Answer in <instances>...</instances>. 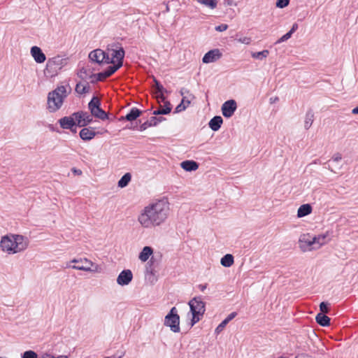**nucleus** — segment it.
I'll return each mask as SVG.
<instances>
[{
    "label": "nucleus",
    "mask_w": 358,
    "mask_h": 358,
    "mask_svg": "<svg viewBox=\"0 0 358 358\" xmlns=\"http://www.w3.org/2000/svg\"><path fill=\"white\" fill-rule=\"evenodd\" d=\"M171 214L169 202L166 199L153 201L139 212L137 221L144 229H152L164 224Z\"/></svg>",
    "instance_id": "1"
},
{
    "label": "nucleus",
    "mask_w": 358,
    "mask_h": 358,
    "mask_svg": "<svg viewBox=\"0 0 358 358\" xmlns=\"http://www.w3.org/2000/svg\"><path fill=\"white\" fill-rule=\"evenodd\" d=\"M29 243V239L26 236L8 234L1 238L0 249L7 255H15L24 252L28 248Z\"/></svg>",
    "instance_id": "2"
},
{
    "label": "nucleus",
    "mask_w": 358,
    "mask_h": 358,
    "mask_svg": "<svg viewBox=\"0 0 358 358\" xmlns=\"http://www.w3.org/2000/svg\"><path fill=\"white\" fill-rule=\"evenodd\" d=\"M71 92V88L64 85H59L48 94V109L50 113L59 110L64 103V99Z\"/></svg>",
    "instance_id": "3"
},
{
    "label": "nucleus",
    "mask_w": 358,
    "mask_h": 358,
    "mask_svg": "<svg viewBox=\"0 0 358 358\" xmlns=\"http://www.w3.org/2000/svg\"><path fill=\"white\" fill-rule=\"evenodd\" d=\"M71 263H73L76 264L73 266L68 264L67 266L75 270L92 273H100L101 271V268L99 265L92 262L90 259L85 257L80 259H73L69 262V264Z\"/></svg>",
    "instance_id": "4"
},
{
    "label": "nucleus",
    "mask_w": 358,
    "mask_h": 358,
    "mask_svg": "<svg viewBox=\"0 0 358 358\" xmlns=\"http://www.w3.org/2000/svg\"><path fill=\"white\" fill-rule=\"evenodd\" d=\"M188 304L192 315L191 325L194 326L202 318L206 311V304L201 297L193 298L189 301Z\"/></svg>",
    "instance_id": "5"
},
{
    "label": "nucleus",
    "mask_w": 358,
    "mask_h": 358,
    "mask_svg": "<svg viewBox=\"0 0 358 358\" xmlns=\"http://www.w3.org/2000/svg\"><path fill=\"white\" fill-rule=\"evenodd\" d=\"M66 64V59L60 55L49 58L44 69V74L48 77L55 76Z\"/></svg>",
    "instance_id": "6"
},
{
    "label": "nucleus",
    "mask_w": 358,
    "mask_h": 358,
    "mask_svg": "<svg viewBox=\"0 0 358 358\" xmlns=\"http://www.w3.org/2000/svg\"><path fill=\"white\" fill-rule=\"evenodd\" d=\"M106 55L108 57V59H106V64H115L118 62H121L122 64L124 57V50L118 45L112 44L108 46Z\"/></svg>",
    "instance_id": "7"
},
{
    "label": "nucleus",
    "mask_w": 358,
    "mask_h": 358,
    "mask_svg": "<svg viewBox=\"0 0 358 358\" xmlns=\"http://www.w3.org/2000/svg\"><path fill=\"white\" fill-rule=\"evenodd\" d=\"M164 324L170 327L171 330L175 333L180 331V317L176 307H173L165 316Z\"/></svg>",
    "instance_id": "8"
},
{
    "label": "nucleus",
    "mask_w": 358,
    "mask_h": 358,
    "mask_svg": "<svg viewBox=\"0 0 358 358\" xmlns=\"http://www.w3.org/2000/svg\"><path fill=\"white\" fill-rule=\"evenodd\" d=\"M299 248L303 252L315 250L314 238L310 234H301L299 239Z\"/></svg>",
    "instance_id": "9"
},
{
    "label": "nucleus",
    "mask_w": 358,
    "mask_h": 358,
    "mask_svg": "<svg viewBox=\"0 0 358 358\" xmlns=\"http://www.w3.org/2000/svg\"><path fill=\"white\" fill-rule=\"evenodd\" d=\"M73 116L75 117L77 125L80 127H84L90 124L93 121V117L87 112L78 111L73 113Z\"/></svg>",
    "instance_id": "10"
},
{
    "label": "nucleus",
    "mask_w": 358,
    "mask_h": 358,
    "mask_svg": "<svg viewBox=\"0 0 358 358\" xmlns=\"http://www.w3.org/2000/svg\"><path fill=\"white\" fill-rule=\"evenodd\" d=\"M237 109V103L234 99L225 101L221 107L223 116L226 118L232 117Z\"/></svg>",
    "instance_id": "11"
},
{
    "label": "nucleus",
    "mask_w": 358,
    "mask_h": 358,
    "mask_svg": "<svg viewBox=\"0 0 358 358\" xmlns=\"http://www.w3.org/2000/svg\"><path fill=\"white\" fill-rule=\"evenodd\" d=\"M89 58L92 62H96L97 64H106V59H108V57H107V55H106V52L101 49H96L92 51L89 54Z\"/></svg>",
    "instance_id": "12"
},
{
    "label": "nucleus",
    "mask_w": 358,
    "mask_h": 358,
    "mask_svg": "<svg viewBox=\"0 0 358 358\" xmlns=\"http://www.w3.org/2000/svg\"><path fill=\"white\" fill-rule=\"evenodd\" d=\"M133 279V273L131 270L125 269L120 273L117 278V283L120 286L128 285Z\"/></svg>",
    "instance_id": "13"
},
{
    "label": "nucleus",
    "mask_w": 358,
    "mask_h": 358,
    "mask_svg": "<svg viewBox=\"0 0 358 358\" xmlns=\"http://www.w3.org/2000/svg\"><path fill=\"white\" fill-rule=\"evenodd\" d=\"M222 55V52L219 49H213L204 55L202 62L205 64L213 63L220 59Z\"/></svg>",
    "instance_id": "14"
},
{
    "label": "nucleus",
    "mask_w": 358,
    "mask_h": 358,
    "mask_svg": "<svg viewBox=\"0 0 358 358\" xmlns=\"http://www.w3.org/2000/svg\"><path fill=\"white\" fill-rule=\"evenodd\" d=\"M30 54L34 61L38 64L43 63L46 60L45 55L38 46H33L30 49Z\"/></svg>",
    "instance_id": "15"
},
{
    "label": "nucleus",
    "mask_w": 358,
    "mask_h": 358,
    "mask_svg": "<svg viewBox=\"0 0 358 358\" xmlns=\"http://www.w3.org/2000/svg\"><path fill=\"white\" fill-rule=\"evenodd\" d=\"M60 127L64 129L72 130L73 127L77 125L75 117L72 115L66 116L59 120Z\"/></svg>",
    "instance_id": "16"
},
{
    "label": "nucleus",
    "mask_w": 358,
    "mask_h": 358,
    "mask_svg": "<svg viewBox=\"0 0 358 358\" xmlns=\"http://www.w3.org/2000/svg\"><path fill=\"white\" fill-rule=\"evenodd\" d=\"M79 135L82 140L88 141L93 139L96 136V133L92 127H85L80 131Z\"/></svg>",
    "instance_id": "17"
},
{
    "label": "nucleus",
    "mask_w": 358,
    "mask_h": 358,
    "mask_svg": "<svg viewBox=\"0 0 358 358\" xmlns=\"http://www.w3.org/2000/svg\"><path fill=\"white\" fill-rule=\"evenodd\" d=\"M328 236H329L328 232H326L325 234H319L317 236H313L315 250H318L322 246L327 244L328 243Z\"/></svg>",
    "instance_id": "18"
},
{
    "label": "nucleus",
    "mask_w": 358,
    "mask_h": 358,
    "mask_svg": "<svg viewBox=\"0 0 358 358\" xmlns=\"http://www.w3.org/2000/svg\"><path fill=\"white\" fill-rule=\"evenodd\" d=\"M153 254V249L150 246H145L138 255V259L141 262H147Z\"/></svg>",
    "instance_id": "19"
},
{
    "label": "nucleus",
    "mask_w": 358,
    "mask_h": 358,
    "mask_svg": "<svg viewBox=\"0 0 358 358\" xmlns=\"http://www.w3.org/2000/svg\"><path fill=\"white\" fill-rule=\"evenodd\" d=\"M223 123V120L220 116H215L213 117L209 123V127L214 131H218Z\"/></svg>",
    "instance_id": "20"
},
{
    "label": "nucleus",
    "mask_w": 358,
    "mask_h": 358,
    "mask_svg": "<svg viewBox=\"0 0 358 358\" xmlns=\"http://www.w3.org/2000/svg\"><path fill=\"white\" fill-rule=\"evenodd\" d=\"M141 114V111L140 110H138L136 108H133L126 116H122L120 118V120L122 121L126 120L127 121H133L135 120L137 117H138Z\"/></svg>",
    "instance_id": "21"
},
{
    "label": "nucleus",
    "mask_w": 358,
    "mask_h": 358,
    "mask_svg": "<svg viewBox=\"0 0 358 358\" xmlns=\"http://www.w3.org/2000/svg\"><path fill=\"white\" fill-rule=\"evenodd\" d=\"M313 208L312 206L308 204H303L301 205L297 210V217L301 218L305 217L312 213Z\"/></svg>",
    "instance_id": "22"
},
{
    "label": "nucleus",
    "mask_w": 358,
    "mask_h": 358,
    "mask_svg": "<svg viewBox=\"0 0 358 358\" xmlns=\"http://www.w3.org/2000/svg\"><path fill=\"white\" fill-rule=\"evenodd\" d=\"M180 166L187 171H196L199 168L198 164L192 160L184 161L180 164Z\"/></svg>",
    "instance_id": "23"
},
{
    "label": "nucleus",
    "mask_w": 358,
    "mask_h": 358,
    "mask_svg": "<svg viewBox=\"0 0 358 358\" xmlns=\"http://www.w3.org/2000/svg\"><path fill=\"white\" fill-rule=\"evenodd\" d=\"M162 121V118H157L155 117H152L151 119L148 121H146L145 122L143 123L141 126H140V130L141 131H144L146 129H148V127H152V126H156L158 122Z\"/></svg>",
    "instance_id": "24"
},
{
    "label": "nucleus",
    "mask_w": 358,
    "mask_h": 358,
    "mask_svg": "<svg viewBox=\"0 0 358 358\" xmlns=\"http://www.w3.org/2000/svg\"><path fill=\"white\" fill-rule=\"evenodd\" d=\"M316 322L322 327L330 324V318L323 313H318L315 317Z\"/></svg>",
    "instance_id": "25"
},
{
    "label": "nucleus",
    "mask_w": 358,
    "mask_h": 358,
    "mask_svg": "<svg viewBox=\"0 0 358 358\" xmlns=\"http://www.w3.org/2000/svg\"><path fill=\"white\" fill-rule=\"evenodd\" d=\"M221 264L224 267H230L234 263V259L232 255L227 254L220 260Z\"/></svg>",
    "instance_id": "26"
},
{
    "label": "nucleus",
    "mask_w": 358,
    "mask_h": 358,
    "mask_svg": "<svg viewBox=\"0 0 358 358\" xmlns=\"http://www.w3.org/2000/svg\"><path fill=\"white\" fill-rule=\"evenodd\" d=\"M196 2L206 8L213 10L217 8V0H196Z\"/></svg>",
    "instance_id": "27"
},
{
    "label": "nucleus",
    "mask_w": 358,
    "mask_h": 358,
    "mask_svg": "<svg viewBox=\"0 0 358 358\" xmlns=\"http://www.w3.org/2000/svg\"><path fill=\"white\" fill-rule=\"evenodd\" d=\"M91 115L102 120L108 119L107 113L100 108V106L91 113Z\"/></svg>",
    "instance_id": "28"
},
{
    "label": "nucleus",
    "mask_w": 358,
    "mask_h": 358,
    "mask_svg": "<svg viewBox=\"0 0 358 358\" xmlns=\"http://www.w3.org/2000/svg\"><path fill=\"white\" fill-rule=\"evenodd\" d=\"M131 176L129 173H125L118 181V187L123 188L128 185L131 181Z\"/></svg>",
    "instance_id": "29"
},
{
    "label": "nucleus",
    "mask_w": 358,
    "mask_h": 358,
    "mask_svg": "<svg viewBox=\"0 0 358 358\" xmlns=\"http://www.w3.org/2000/svg\"><path fill=\"white\" fill-rule=\"evenodd\" d=\"M269 54V51L268 50H264L260 52H255L251 53V57L253 59L262 60L266 59Z\"/></svg>",
    "instance_id": "30"
},
{
    "label": "nucleus",
    "mask_w": 358,
    "mask_h": 358,
    "mask_svg": "<svg viewBox=\"0 0 358 358\" xmlns=\"http://www.w3.org/2000/svg\"><path fill=\"white\" fill-rule=\"evenodd\" d=\"M122 63L118 62L117 64H115L113 66H110L107 68L105 72V76L109 77L113 75L117 69H119L122 66Z\"/></svg>",
    "instance_id": "31"
},
{
    "label": "nucleus",
    "mask_w": 358,
    "mask_h": 358,
    "mask_svg": "<svg viewBox=\"0 0 358 358\" xmlns=\"http://www.w3.org/2000/svg\"><path fill=\"white\" fill-rule=\"evenodd\" d=\"M76 92L80 94H83L89 91V86L87 84L79 83L76 86Z\"/></svg>",
    "instance_id": "32"
},
{
    "label": "nucleus",
    "mask_w": 358,
    "mask_h": 358,
    "mask_svg": "<svg viewBox=\"0 0 358 358\" xmlns=\"http://www.w3.org/2000/svg\"><path fill=\"white\" fill-rule=\"evenodd\" d=\"M314 115L312 112H308L306 115V119L304 122V127L306 129H308L313 122Z\"/></svg>",
    "instance_id": "33"
},
{
    "label": "nucleus",
    "mask_w": 358,
    "mask_h": 358,
    "mask_svg": "<svg viewBox=\"0 0 358 358\" xmlns=\"http://www.w3.org/2000/svg\"><path fill=\"white\" fill-rule=\"evenodd\" d=\"M236 40L238 43L245 44V45H250L252 41L251 37L242 36V35H239V34H237L236 36Z\"/></svg>",
    "instance_id": "34"
},
{
    "label": "nucleus",
    "mask_w": 358,
    "mask_h": 358,
    "mask_svg": "<svg viewBox=\"0 0 358 358\" xmlns=\"http://www.w3.org/2000/svg\"><path fill=\"white\" fill-rule=\"evenodd\" d=\"M100 106L99 99L97 97H93L92 100L88 103V108L92 113L94 110L95 108H98Z\"/></svg>",
    "instance_id": "35"
},
{
    "label": "nucleus",
    "mask_w": 358,
    "mask_h": 358,
    "mask_svg": "<svg viewBox=\"0 0 358 358\" xmlns=\"http://www.w3.org/2000/svg\"><path fill=\"white\" fill-rule=\"evenodd\" d=\"M156 83V87L157 90V92H159V94H156V97L158 99L159 101H164L165 97L162 94V91L164 90V87L162 85H160L157 81H155Z\"/></svg>",
    "instance_id": "36"
},
{
    "label": "nucleus",
    "mask_w": 358,
    "mask_h": 358,
    "mask_svg": "<svg viewBox=\"0 0 358 358\" xmlns=\"http://www.w3.org/2000/svg\"><path fill=\"white\" fill-rule=\"evenodd\" d=\"M164 102V105L161 106L159 109L161 111H165L164 113H162V115H166L171 112V104L169 102L165 101Z\"/></svg>",
    "instance_id": "37"
},
{
    "label": "nucleus",
    "mask_w": 358,
    "mask_h": 358,
    "mask_svg": "<svg viewBox=\"0 0 358 358\" xmlns=\"http://www.w3.org/2000/svg\"><path fill=\"white\" fill-rule=\"evenodd\" d=\"M22 358H38V355L33 350H27L22 355Z\"/></svg>",
    "instance_id": "38"
},
{
    "label": "nucleus",
    "mask_w": 358,
    "mask_h": 358,
    "mask_svg": "<svg viewBox=\"0 0 358 358\" xmlns=\"http://www.w3.org/2000/svg\"><path fill=\"white\" fill-rule=\"evenodd\" d=\"M193 99L194 96L192 94H189L188 96L182 97L181 102L188 107Z\"/></svg>",
    "instance_id": "39"
},
{
    "label": "nucleus",
    "mask_w": 358,
    "mask_h": 358,
    "mask_svg": "<svg viewBox=\"0 0 358 358\" xmlns=\"http://www.w3.org/2000/svg\"><path fill=\"white\" fill-rule=\"evenodd\" d=\"M289 0H277L276 7L279 8H284L289 5Z\"/></svg>",
    "instance_id": "40"
},
{
    "label": "nucleus",
    "mask_w": 358,
    "mask_h": 358,
    "mask_svg": "<svg viewBox=\"0 0 358 358\" xmlns=\"http://www.w3.org/2000/svg\"><path fill=\"white\" fill-rule=\"evenodd\" d=\"M292 34L288 31L287 34H285V35H283L282 37H280L276 42V43H282L284 41H286L287 40H288L289 38H291L292 36Z\"/></svg>",
    "instance_id": "41"
},
{
    "label": "nucleus",
    "mask_w": 358,
    "mask_h": 358,
    "mask_svg": "<svg viewBox=\"0 0 358 358\" xmlns=\"http://www.w3.org/2000/svg\"><path fill=\"white\" fill-rule=\"evenodd\" d=\"M320 313H327L329 312L328 304L325 302H322L320 304Z\"/></svg>",
    "instance_id": "42"
},
{
    "label": "nucleus",
    "mask_w": 358,
    "mask_h": 358,
    "mask_svg": "<svg viewBox=\"0 0 358 358\" xmlns=\"http://www.w3.org/2000/svg\"><path fill=\"white\" fill-rule=\"evenodd\" d=\"M93 76L96 78V81H101L108 78V76H105L104 71L95 74Z\"/></svg>",
    "instance_id": "43"
},
{
    "label": "nucleus",
    "mask_w": 358,
    "mask_h": 358,
    "mask_svg": "<svg viewBox=\"0 0 358 358\" xmlns=\"http://www.w3.org/2000/svg\"><path fill=\"white\" fill-rule=\"evenodd\" d=\"M226 325L227 324L225 323V322L222 321L215 329V333L216 334H219L221 331H222Z\"/></svg>",
    "instance_id": "44"
},
{
    "label": "nucleus",
    "mask_w": 358,
    "mask_h": 358,
    "mask_svg": "<svg viewBox=\"0 0 358 358\" xmlns=\"http://www.w3.org/2000/svg\"><path fill=\"white\" fill-rule=\"evenodd\" d=\"M215 29L216 31L222 32L226 31L228 29V25L226 24H222L215 27Z\"/></svg>",
    "instance_id": "45"
},
{
    "label": "nucleus",
    "mask_w": 358,
    "mask_h": 358,
    "mask_svg": "<svg viewBox=\"0 0 358 358\" xmlns=\"http://www.w3.org/2000/svg\"><path fill=\"white\" fill-rule=\"evenodd\" d=\"M187 108V106L182 103V102L178 105L176 108V113H180L185 110Z\"/></svg>",
    "instance_id": "46"
},
{
    "label": "nucleus",
    "mask_w": 358,
    "mask_h": 358,
    "mask_svg": "<svg viewBox=\"0 0 358 358\" xmlns=\"http://www.w3.org/2000/svg\"><path fill=\"white\" fill-rule=\"evenodd\" d=\"M342 159V156L340 153H336L332 157V161L334 162H338Z\"/></svg>",
    "instance_id": "47"
},
{
    "label": "nucleus",
    "mask_w": 358,
    "mask_h": 358,
    "mask_svg": "<svg viewBox=\"0 0 358 358\" xmlns=\"http://www.w3.org/2000/svg\"><path fill=\"white\" fill-rule=\"evenodd\" d=\"M190 94L189 93V91L185 88H182L181 90H180V94L183 96H187L185 94Z\"/></svg>",
    "instance_id": "48"
},
{
    "label": "nucleus",
    "mask_w": 358,
    "mask_h": 358,
    "mask_svg": "<svg viewBox=\"0 0 358 358\" xmlns=\"http://www.w3.org/2000/svg\"><path fill=\"white\" fill-rule=\"evenodd\" d=\"M72 172L76 174V175H78V176H80L82 174V171L80 170V169H77L76 168H73L71 169Z\"/></svg>",
    "instance_id": "49"
},
{
    "label": "nucleus",
    "mask_w": 358,
    "mask_h": 358,
    "mask_svg": "<svg viewBox=\"0 0 358 358\" xmlns=\"http://www.w3.org/2000/svg\"><path fill=\"white\" fill-rule=\"evenodd\" d=\"M297 29H298V24L294 23L292 25V27L291 28V29L289 30V32L292 34Z\"/></svg>",
    "instance_id": "50"
},
{
    "label": "nucleus",
    "mask_w": 358,
    "mask_h": 358,
    "mask_svg": "<svg viewBox=\"0 0 358 358\" xmlns=\"http://www.w3.org/2000/svg\"><path fill=\"white\" fill-rule=\"evenodd\" d=\"M237 313L236 312H233V313H231L227 317H229V319L230 320H233L236 316Z\"/></svg>",
    "instance_id": "51"
},
{
    "label": "nucleus",
    "mask_w": 358,
    "mask_h": 358,
    "mask_svg": "<svg viewBox=\"0 0 358 358\" xmlns=\"http://www.w3.org/2000/svg\"><path fill=\"white\" fill-rule=\"evenodd\" d=\"M42 358H55V356L50 355V354H48V353H45L43 356H42Z\"/></svg>",
    "instance_id": "52"
},
{
    "label": "nucleus",
    "mask_w": 358,
    "mask_h": 358,
    "mask_svg": "<svg viewBox=\"0 0 358 358\" xmlns=\"http://www.w3.org/2000/svg\"><path fill=\"white\" fill-rule=\"evenodd\" d=\"M165 111H161L159 109L156 110L153 112V115H162V113H164Z\"/></svg>",
    "instance_id": "53"
},
{
    "label": "nucleus",
    "mask_w": 358,
    "mask_h": 358,
    "mask_svg": "<svg viewBox=\"0 0 358 358\" xmlns=\"http://www.w3.org/2000/svg\"><path fill=\"white\" fill-rule=\"evenodd\" d=\"M352 113L354 115H358V106L352 110Z\"/></svg>",
    "instance_id": "54"
},
{
    "label": "nucleus",
    "mask_w": 358,
    "mask_h": 358,
    "mask_svg": "<svg viewBox=\"0 0 358 358\" xmlns=\"http://www.w3.org/2000/svg\"><path fill=\"white\" fill-rule=\"evenodd\" d=\"M278 97H275V98H271L270 99V102L271 103H274L275 101H278Z\"/></svg>",
    "instance_id": "55"
},
{
    "label": "nucleus",
    "mask_w": 358,
    "mask_h": 358,
    "mask_svg": "<svg viewBox=\"0 0 358 358\" xmlns=\"http://www.w3.org/2000/svg\"><path fill=\"white\" fill-rule=\"evenodd\" d=\"M223 321L225 322V323L227 324L231 320L229 319V317H227Z\"/></svg>",
    "instance_id": "56"
},
{
    "label": "nucleus",
    "mask_w": 358,
    "mask_h": 358,
    "mask_svg": "<svg viewBox=\"0 0 358 358\" xmlns=\"http://www.w3.org/2000/svg\"><path fill=\"white\" fill-rule=\"evenodd\" d=\"M55 358H68L67 356L65 355H59L57 357H55Z\"/></svg>",
    "instance_id": "57"
},
{
    "label": "nucleus",
    "mask_w": 358,
    "mask_h": 358,
    "mask_svg": "<svg viewBox=\"0 0 358 358\" xmlns=\"http://www.w3.org/2000/svg\"><path fill=\"white\" fill-rule=\"evenodd\" d=\"M0 358H3V357H0Z\"/></svg>",
    "instance_id": "58"
}]
</instances>
